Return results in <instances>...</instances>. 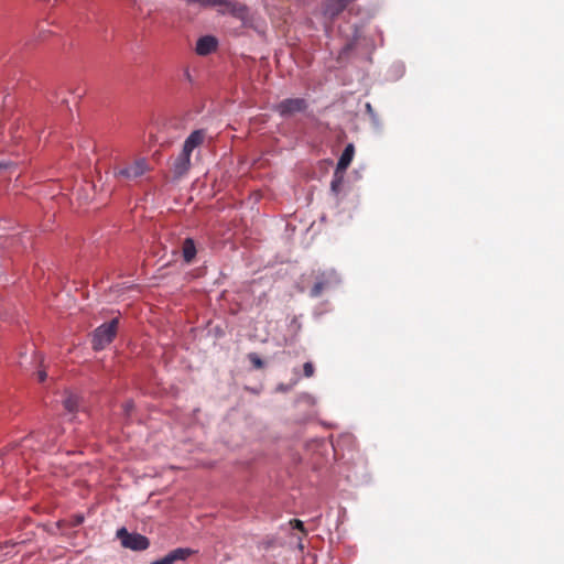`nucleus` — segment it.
<instances>
[{
  "mask_svg": "<svg viewBox=\"0 0 564 564\" xmlns=\"http://www.w3.org/2000/svg\"><path fill=\"white\" fill-rule=\"evenodd\" d=\"M290 525L292 529L300 530L303 533V536L306 535V530L304 528V523L299 519L290 520Z\"/></svg>",
  "mask_w": 564,
  "mask_h": 564,
  "instance_id": "dca6fc26",
  "label": "nucleus"
},
{
  "mask_svg": "<svg viewBox=\"0 0 564 564\" xmlns=\"http://www.w3.org/2000/svg\"><path fill=\"white\" fill-rule=\"evenodd\" d=\"M314 366L312 362H305L304 366H303V372H304V376L310 378L314 375Z\"/></svg>",
  "mask_w": 564,
  "mask_h": 564,
  "instance_id": "f3484780",
  "label": "nucleus"
},
{
  "mask_svg": "<svg viewBox=\"0 0 564 564\" xmlns=\"http://www.w3.org/2000/svg\"><path fill=\"white\" fill-rule=\"evenodd\" d=\"M46 377H47V375H46V372H45L44 370H40V371L37 372V380H39L40 382H43V381L46 379Z\"/></svg>",
  "mask_w": 564,
  "mask_h": 564,
  "instance_id": "a211bd4d",
  "label": "nucleus"
},
{
  "mask_svg": "<svg viewBox=\"0 0 564 564\" xmlns=\"http://www.w3.org/2000/svg\"><path fill=\"white\" fill-rule=\"evenodd\" d=\"M347 7H348V3L345 0H326L325 8H324V13L329 19L334 20Z\"/></svg>",
  "mask_w": 564,
  "mask_h": 564,
  "instance_id": "9d476101",
  "label": "nucleus"
},
{
  "mask_svg": "<svg viewBox=\"0 0 564 564\" xmlns=\"http://www.w3.org/2000/svg\"><path fill=\"white\" fill-rule=\"evenodd\" d=\"M196 246L192 238H186L182 246V256L186 263H191L196 257Z\"/></svg>",
  "mask_w": 564,
  "mask_h": 564,
  "instance_id": "f8f14e48",
  "label": "nucleus"
},
{
  "mask_svg": "<svg viewBox=\"0 0 564 564\" xmlns=\"http://www.w3.org/2000/svg\"><path fill=\"white\" fill-rule=\"evenodd\" d=\"M117 329H118V319L117 318H113L109 323H105V324L100 325L98 328H96V330L94 332V336H93V348L95 350L104 349L107 345H109L113 340V338L117 334Z\"/></svg>",
  "mask_w": 564,
  "mask_h": 564,
  "instance_id": "f03ea898",
  "label": "nucleus"
},
{
  "mask_svg": "<svg viewBox=\"0 0 564 564\" xmlns=\"http://www.w3.org/2000/svg\"><path fill=\"white\" fill-rule=\"evenodd\" d=\"M195 553L189 547H177L169 552L164 557L153 561L151 564H174L177 561H185Z\"/></svg>",
  "mask_w": 564,
  "mask_h": 564,
  "instance_id": "6e6552de",
  "label": "nucleus"
},
{
  "mask_svg": "<svg viewBox=\"0 0 564 564\" xmlns=\"http://www.w3.org/2000/svg\"><path fill=\"white\" fill-rule=\"evenodd\" d=\"M78 397L73 394V393H68L66 395V398L64 399L63 401V404H64V408L65 410H67L68 412H75L78 408Z\"/></svg>",
  "mask_w": 564,
  "mask_h": 564,
  "instance_id": "4468645a",
  "label": "nucleus"
},
{
  "mask_svg": "<svg viewBox=\"0 0 564 564\" xmlns=\"http://www.w3.org/2000/svg\"><path fill=\"white\" fill-rule=\"evenodd\" d=\"M149 171V163L145 159H138L127 166L116 167L113 174L117 178L132 181Z\"/></svg>",
  "mask_w": 564,
  "mask_h": 564,
  "instance_id": "39448f33",
  "label": "nucleus"
},
{
  "mask_svg": "<svg viewBox=\"0 0 564 564\" xmlns=\"http://www.w3.org/2000/svg\"><path fill=\"white\" fill-rule=\"evenodd\" d=\"M344 173L345 172H338V170H335L333 180L330 182V189L335 194H338L340 192V189H341V185H343V182H344Z\"/></svg>",
  "mask_w": 564,
  "mask_h": 564,
  "instance_id": "ddd939ff",
  "label": "nucleus"
},
{
  "mask_svg": "<svg viewBox=\"0 0 564 564\" xmlns=\"http://www.w3.org/2000/svg\"><path fill=\"white\" fill-rule=\"evenodd\" d=\"M3 167V165L0 163V170Z\"/></svg>",
  "mask_w": 564,
  "mask_h": 564,
  "instance_id": "412c9836",
  "label": "nucleus"
},
{
  "mask_svg": "<svg viewBox=\"0 0 564 564\" xmlns=\"http://www.w3.org/2000/svg\"><path fill=\"white\" fill-rule=\"evenodd\" d=\"M117 538L120 540L124 549L132 551H144L149 547L150 541L140 533H130L126 528L117 530Z\"/></svg>",
  "mask_w": 564,
  "mask_h": 564,
  "instance_id": "7ed1b4c3",
  "label": "nucleus"
},
{
  "mask_svg": "<svg viewBox=\"0 0 564 564\" xmlns=\"http://www.w3.org/2000/svg\"><path fill=\"white\" fill-rule=\"evenodd\" d=\"M131 408H132V404H131V403H127V404H126V411H127V412H128Z\"/></svg>",
  "mask_w": 564,
  "mask_h": 564,
  "instance_id": "aec40b11",
  "label": "nucleus"
},
{
  "mask_svg": "<svg viewBox=\"0 0 564 564\" xmlns=\"http://www.w3.org/2000/svg\"><path fill=\"white\" fill-rule=\"evenodd\" d=\"M248 359L250 360V362L252 364V366L256 369H262L263 366H264V362L262 361V359L256 352L249 354L248 355Z\"/></svg>",
  "mask_w": 564,
  "mask_h": 564,
  "instance_id": "2eb2a0df",
  "label": "nucleus"
},
{
  "mask_svg": "<svg viewBox=\"0 0 564 564\" xmlns=\"http://www.w3.org/2000/svg\"><path fill=\"white\" fill-rule=\"evenodd\" d=\"M308 108V102L304 98H285L276 104L273 110L282 118H289L296 113H302Z\"/></svg>",
  "mask_w": 564,
  "mask_h": 564,
  "instance_id": "20e7f679",
  "label": "nucleus"
},
{
  "mask_svg": "<svg viewBox=\"0 0 564 564\" xmlns=\"http://www.w3.org/2000/svg\"><path fill=\"white\" fill-rule=\"evenodd\" d=\"M337 282L336 272L325 271L321 272L316 275V281L311 289V296L318 297L326 289H328L333 283Z\"/></svg>",
  "mask_w": 564,
  "mask_h": 564,
  "instance_id": "0eeeda50",
  "label": "nucleus"
},
{
  "mask_svg": "<svg viewBox=\"0 0 564 564\" xmlns=\"http://www.w3.org/2000/svg\"><path fill=\"white\" fill-rule=\"evenodd\" d=\"M83 521H84V517L83 516H77L75 524H80Z\"/></svg>",
  "mask_w": 564,
  "mask_h": 564,
  "instance_id": "6ab92c4d",
  "label": "nucleus"
},
{
  "mask_svg": "<svg viewBox=\"0 0 564 564\" xmlns=\"http://www.w3.org/2000/svg\"><path fill=\"white\" fill-rule=\"evenodd\" d=\"M206 138V132L203 129L194 130L184 141L182 151L174 159L171 171L175 178L185 176L191 170V155L193 151L200 147Z\"/></svg>",
  "mask_w": 564,
  "mask_h": 564,
  "instance_id": "f257e3e1",
  "label": "nucleus"
},
{
  "mask_svg": "<svg viewBox=\"0 0 564 564\" xmlns=\"http://www.w3.org/2000/svg\"><path fill=\"white\" fill-rule=\"evenodd\" d=\"M354 154H355L354 144L352 143L347 144L337 162L336 170H338V172H346V170L348 169V166L350 165V163L354 159Z\"/></svg>",
  "mask_w": 564,
  "mask_h": 564,
  "instance_id": "9b49d317",
  "label": "nucleus"
},
{
  "mask_svg": "<svg viewBox=\"0 0 564 564\" xmlns=\"http://www.w3.org/2000/svg\"><path fill=\"white\" fill-rule=\"evenodd\" d=\"M217 40L214 36L206 35L198 39L196 43V53L200 56H206L217 48Z\"/></svg>",
  "mask_w": 564,
  "mask_h": 564,
  "instance_id": "1a4fd4ad",
  "label": "nucleus"
},
{
  "mask_svg": "<svg viewBox=\"0 0 564 564\" xmlns=\"http://www.w3.org/2000/svg\"><path fill=\"white\" fill-rule=\"evenodd\" d=\"M187 4H196L199 7H219L221 13L230 12L238 14L242 10V6L238 2L227 0H184Z\"/></svg>",
  "mask_w": 564,
  "mask_h": 564,
  "instance_id": "423d86ee",
  "label": "nucleus"
}]
</instances>
